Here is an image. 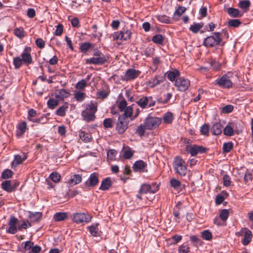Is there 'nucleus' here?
<instances>
[{
  "instance_id": "f03ea898",
  "label": "nucleus",
  "mask_w": 253,
  "mask_h": 253,
  "mask_svg": "<svg viewBox=\"0 0 253 253\" xmlns=\"http://www.w3.org/2000/svg\"><path fill=\"white\" fill-rule=\"evenodd\" d=\"M173 167L175 173L181 176H185L187 173V167L185 162L179 156L175 157Z\"/></svg>"
},
{
  "instance_id": "b1692460",
  "label": "nucleus",
  "mask_w": 253,
  "mask_h": 253,
  "mask_svg": "<svg viewBox=\"0 0 253 253\" xmlns=\"http://www.w3.org/2000/svg\"><path fill=\"white\" fill-rule=\"evenodd\" d=\"M69 108V104L67 102H65L63 105L60 107L55 112L56 115L60 117H64L66 115V111Z\"/></svg>"
},
{
  "instance_id": "f704fd0d",
  "label": "nucleus",
  "mask_w": 253,
  "mask_h": 253,
  "mask_svg": "<svg viewBox=\"0 0 253 253\" xmlns=\"http://www.w3.org/2000/svg\"><path fill=\"white\" fill-rule=\"evenodd\" d=\"M92 46L90 42H84L80 44L79 49L81 52L85 53Z\"/></svg>"
},
{
  "instance_id": "774afa93",
  "label": "nucleus",
  "mask_w": 253,
  "mask_h": 253,
  "mask_svg": "<svg viewBox=\"0 0 253 253\" xmlns=\"http://www.w3.org/2000/svg\"><path fill=\"white\" fill-rule=\"evenodd\" d=\"M210 64L211 68L214 70H218L221 67V64L215 60H211Z\"/></svg>"
},
{
  "instance_id": "6ab92c4d",
  "label": "nucleus",
  "mask_w": 253,
  "mask_h": 253,
  "mask_svg": "<svg viewBox=\"0 0 253 253\" xmlns=\"http://www.w3.org/2000/svg\"><path fill=\"white\" fill-rule=\"evenodd\" d=\"M165 77L163 76H155L149 80V85L151 87H154L161 83H163Z\"/></svg>"
},
{
  "instance_id": "a18cd8bd",
  "label": "nucleus",
  "mask_w": 253,
  "mask_h": 253,
  "mask_svg": "<svg viewBox=\"0 0 253 253\" xmlns=\"http://www.w3.org/2000/svg\"><path fill=\"white\" fill-rule=\"evenodd\" d=\"M251 5V2L249 0L240 1L239 6L243 9H248Z\"/></svg>"
},
{
  "instance_id": "ddd939ff",
  "label": "nucleus",
  "mask_w": 253,
  "mask_h": 253,
  "mask_svg": "<svg viewBox=\"0 0 253 253\" xmlns=\"http://www.w3.org/2000/svg\"><path fill=\"white\" fill-rule=\"evenodd\" d=\"M131 32L128 29H124L122 31L115 32L113 35V38L115 40H121L122 41H126L131 38Z\"/></svg>"
},
{
  "instance_id": "f257e3e1",
  "label": "nucleus",
  "mask_w": 253,
  "mask_h": 253,
  "mask_svg": "<svg viewBox=\"0 0 253 253\" xmlns=\"http://www.w3.org/2000/svg\"><path fill=\"white\" fill-rule=\"evenodd\" d=\"M93 55V57L86 59V64L101 65L109 62V55L103 54L97 49L94 50Z\"/></svg>"
},
{
  "instance_id": "39448f33",
  "label": "nucleus",
  "mask_w": 253,
  "mask_h": 253,
  "mask_svg": "<svg viewBox=\"0 0 253 253\" xmlns=\"http://www.w3.org/2000/svg\"><path fill=\"white\" fill-rule=\"evenodd\" d=\"M129 121L119 116L116 124V129L119 134H123L128 127Z\"/></svg>"
},
{
  "instance_id": "c756f323",
  "label": "nucleus",
  "mask_w": 253,
  "mask_h": 253,
  "mask_svg": "<svg viewBox=\"0 0 253 253\" xmlns=\"http://www.w3.org/2000/svg\"><path fill=\"white\" fill-rule=\"evenodd\" d=\"M186 8L185 7L180 6L178 9L175 10L174 13L173 19L176 21L178 20L179 18L182 15V14L185 12Z\"/></svg>"
},
{
  "instance_id": "680f3d73",
  "label": "nucleus",
  "mask_w": 253,
  "mask_h": 253,
  "mask_svg": "<svg viewBox=\"0 0 253 253\" xmlns=\"http://www.w3.org/2000/svg\"><path fill=\"white\" fill-rule=\"evenodd\" d=\"M86 85L87 84L86 80L83 79L77 83L76 84V87L78 89H84Z\"/></svg>"
},
{
  "instance_id": "c03bdc74",
  "label": "nucleus",
  "mask_w": 253,
  "mask_h": 253,
  "mask_svg": "<svg viewBox=\"0 0 253 253\" xmlns=\"http://www.w3.org/2000/svg\"><path fill=\"white\" fill-rule=\"evenodd\" d=\"M58 101L53 98H50L47 102L48 107L51 109H54L58 105Z\"/></svg>"
},
{
  "instance_id": "7ed1b4c3",
  "label": "nucleus",
  "mask_w": 253,
  "mask_h": 253,
  "mask_svg": "<svg viewBox=\"0 0 253 253\" xmlns=\"http://www.w3.org/2000/svg\"><path fill=\"white\" fill-rule=\"evenodd\" d=\"M214 36H209L205 38L203 45L207 47H212L219 44L222 41L221 34L219 32H214Z\"/></svg>"
},
{
  "instance_id": "4468645a",
  "label": "nucleus",
  "mask_w": 253,
  "mask_h": 253,
  "mask_svg": "<svg viewBox=\"0 0 253 253\" xmlns=\"http://www.w3.org/2000/svg\"><path fill=\"white\" fill-rule=\"evenodd\" d=\"M244 233V238L242 240V243L246 246L251 241L253 235L252 232L247 228H243L241 231L238 233V235H242Z\"/></svg>"
},
{
  "instance_id": "2eb2a0df",
  "label": "nucleus",
  "mask_w": 253,
  "mask_h": 253,
  "mask_svg": "<svg viewBox=\"0 0 253 253\" xmlns=\"http://www.w3.org/2000/svg\"><path fill=\"white\" fill-rule=\"evenodd\" d=\"M18 222L17 218L14 216H11L8 222L9 227L6 229V232L11 234H15L18 230V227H16Z\"/></svg>"
},
{
  "instance_id": "1a4fd4ad",
  "label": "nucleus",
  "mask_w": 253,
  "mask_h": 253,
  "mask_svg": "<svg viewBox=\"0 0 253 253\" xmlns=\"http://www.w3.org/2000/svg\"><path fill=\"white\" fill-rule=\"evenodd\" d=\"M189 80L184 77H179L175 80L174 85L177 89L180 91H184L187 90L190 86Z\"/></svg>"
},
{
  "instance_id": "aec40b11",
  "label": "nucleus",
  "mask_w": 253,
  "mask_h": 253,
  "mask_svg": "<svg viewBox=\"0 0 253 253\" xmlns=\"http://www.w3.org/2000/svg\"><path fill=\"white\" fill-rule=\"evenodd\" d=\"M168 79L171 82H175V80L180 77V73L177 69L168 71L166 74Z\"/></svg>"
},
{
  "instance_id": "c9c22d12",
  "label": "nucleus",
  "mask_w": 253,
  "mask_h": 253,
  "mask_svg": "<svg viewBox=\"0 0 253 253\" xmlns=\"http://www.w3.org/2000/svg\"><path fill=\"white\" fill-rule=\"evenodd\" d=\"M124 113L123 114L120 115L121 117H123L125 119H128L129 118L131 120V118L132 117V108L131 106H128L125 109Z\"/></svg>"
},
{
  "instance_id": "e2e57ef3",
  "label": "nucleus",
  "mask_w": 253,
  "mask_h": 253,
  "mask_svg": "<svg viewBox=\"0 0 253 253\" xmlns=\"http://www.w3.org/2000/svg\"><path fill=\"white\" fill-rule=\"evenodd\" d=\"M190 252V248L187 245L182 244L179 247V253H188Z\"/></svg>"
},
{
  "instance_id": "a211bd4d",
  "label": "nucleus",
  "mask_w": 253,
  "mask_h": 253,
  "mask_svg": "<svg viewBox=\"0 0 253 253\" xmlns=\"http://www.w3.org/2000/svg\"><path fill=\"white\" fill-rule=\"evenodd\" d=\"M223 125L220 123H215L211 128V132L213 135H219L223 130Z\"/></svg>"
},
{
  "instance_id": "f8f14e48",
  "label": "nucleus",
  "mask_w": 253,
  "mask_h": 253,
  "mask_svg": "<svg viewBox=\"0 0 253 253\" xmlns=\"http://www.w3.org/2000/svg\"><path fill=\"white\" fill-rule=\"evenodd\" d=\"M141 73V71L134 69H128L126 71L124 76L122 77V80L124 81L133 80L137 78Z\"/></svg>"
},
{
  "instance_id": "423d86ee",
  "label": "nucleus",
  "mask_w": 253,
  "mask_h": 253,
  "mask_svg": "<svg viewBox=\"0 0 253 253\" xmlns=\"http://www.w3.org/2000/svg\"><path fill=\"white\" fill-rule=\"evenodd\" d=\"M92 219L91 216L85 213H75L73 214V221L76 223L89 222Z\"/></svg>"
},
{
  "instance_id": "bb28decb",
  "label": "nucleus",
  "mask_w": 253,
  "mask_h": 253,
  "mask_svg": "<svg viewBox=\"0 0 253 253\" xmlns=\"http://www.w3.org/2000/svg\"><path fill=\"white\" fill-rule=\"evenodd\" d=\"M82 115L84 120L88 122L94 121L95 118V114L89 112L88 111H83L82 113Z\"/></svg>"
},
{
  "instance_id": "9d476101",
  "label": "nucleus",
  "mask_w": 253,
  "mask_h": 253,
  "mask_svg": "<svg viewBox=\"0 0 253 253\" xmlns=\"http://www.w3.org/2000/svg\"><path fill=\"white\" fill-rule=\"evenodd\" d=\"M99 183L98 174L96 172L92 173L88 179L84 183V188L88 189L96 186Z\"/></svg>"
},
{
  "instance_id": "0eeeda50",
  "label": "nucleus",
  "mask_w": 253,
  "mask_h": 253,
  "mask_svg": "<svg viewBox=\"0 0 253 253\" xmlns=\"http://www.w3.org/2000/svg\"><path fill=\"white\" fill-rule=\"evenodd\" d=\"M159 190V186L156 183L151 184L144 183L139 190V194L155 193Z\"/></svg>"
},
{
  "instance_id": "5701e85b",
  "label": "nucleus",
  "mask_w": 253,
  "mask_h": 253,
  "mask_svg": "<svg viewBox=\"0 0 253 253\" xmlns=\"http://www.w3.org/2000/svg\"><path fill=\"white\" fill-rule=\"evenodd\" d=\"M112 184L111 178L110 177H106L102 181L99 189L101 190H107L111 187Z\"/></svg>"
},
{
  "instance_id": "dca6fc26",
  "label": "nucleus",
  "mask_w": 253,
  "mask_h": 253,
  "mask_svg": "<svg viewBox=\"0 0 253 253\" xmlns=\"http://www.w3.org/2000/svg\"><path fill=\"white\" fill-rule=\"evenodd\" d=\"M31 48L30 47L25 48L23 52L21 53V58L23 63L26 65H29L33 62L32 57L31 54Z\"/></svg>"
},
{
  "instance_id": "c85d7f7f",
  "label": "nucleus",
  "mask_w": 253,
  "mask_h": 253,
  "mask_svg": "<svg viewBox=\"0 0 253 253\" xmlns=\"http://www.w3.org/2000/svg\"><path fill=\"white\" fill-rule=\"evenodd\" d=\"M149 98L147 96H143L137 102V104L142 109L146 108L148 106Z\"/></svg>"
},
{
  "instance_id": "a878e982",
  "label": "nucleus",
  "mask_w": 253,
  "mask_h": 253,
  "mask_svg": "<svg viewBox=\"0 0 253 253\" xmlns=\"http://www.w3.org/2000/svg\"><path fill=\"white\" fill-rule=\"evenodd\" d=\"M70 95L69 92L64 89H60L57 90L56 92L55 97L57 98L60 99H64L65 98H67Z\"/></svg>"
},
{
  "instance_id": "8fccbe9b",
  "label": "nucleus",
  "mask_w": 253,
  "mask_h": 253,
  "mask_svg": "<svg viewBox=\"0 0 253 253\" xmlns=\"http://www.w3.org/2000/svg\"><path fill=\"white\" fill-rule=\"evenodd\" d=\"M103 126L105 128H112L113 126V121L111 118H106L103 121Z\"/></svg>"
},
{
  "instance_id": "20e7f679",
  "label": "nucleus",
  "mask_w": 253,
  "mask_h": 253,
  "mask_svg": "<svg viewBox=\"0 0 253 253\" xmlns=\"http://www.w3.org/2000/svg\"><path fill=\"white\" fill-rule=\"evenodd\" d=\"M162 120L159 117L148 116L144 121L147 130H152L157 127L161 123Z\"/></svg>"
},
{
  "instance_id": "0e129e2a",
  "label": "nucleus",
  "mask_w": 253,
  "mask_h": 253,
  "mask_svg": "<svg viewBox=\"0 0 253 253\" xmlns=\"http://www.w3.org/2000/svg\"><path fill=\"white\" fill-rule=\"evenodd\" d=\"M109 94V91L106 90H102L98 91L97 93V95L99 98L102 99H105L108 97Z\"/></svg>"
},
{
  "instance_id": "ea45409f",
  "label": "nucleus",
  "mask_w": 253,
  "mask_h": 253,
  "mask_svg": "<svg viewBox=\"0 0 253 253\" xmlns=\"http://www.w3.org/2000/svg\"><path fill=\"white\" fill-rule=\"evenodd\" d=\"M98 223L96 224L95 225H91L88 227V229L90 234L94 237H96L98 234Z\"/></svg>"
},
{
  "instance_id": "a19ab883",
  "label": "nucleus",
  "mask_w": 253,
  "mask_h": 253,
  "mask_svg": "<svg viewBox=\"0 0 253 253\" xmlns=\"http://www.w3.org/2000/svg\"><path fill=\"white\" fill-rule=\"evenodd\" d=\"M157 19L160 22L163 23H167L169 24L170 23V18L169 17L165 15H157L156 16Z\"/></svg>"
},
{
  "instance_id": "79ce46f5",
  "label": "nucleus",
  "mask_w": 253,
  "mask_h": 253,
  "mask_svg": "<svg viewBox=\"0 0 253 253\" xmlns=\"http://www.w3.org/2000/svg\"><path fill=\"white\" fill-rule=\"evenodd\" d=\"M23 61L18 56L13 58V65L15 69H19L22 65Z\"/></svg>"
},
{
  "instance_id": "13d9d810",
  "label": "nucleus",
  "mask_w": 253,
  "mask_h": 253,
  "mask_svg": "<svg viewBox=\"0 0 253 253\" xmlns=\"http://www.w3.org/2000/svg\"><path fill=\"white\" fill-rule=\"evenodd\" d=\"M27 159V156L25 155L23 158L19 155H16L14 157L13 163H15L16 165H18L23 163Z\"/></svg>"
},
{
  "instance_id": "473e14b6",
  "label": "nucleus",
  "mask_w": 253,
  "mask_h": 253,
  "mask_svg": "<svg viewBox=\"0 0 253 253\" xmlns=\"http://www.w3.org/2000/svg\"><path fill=\"white\" fill-rule=\"evenodd\" d=\"M227 13L233 17H239L242 16V14L237 8L232 7L228 8L227 9Z\"/></svg>"
},
{
  "instance_id": "4d7b16f0",
  "label": "nucleus",
  "mask_w": 253,
  "mask_h": 253,
  "mask_svg": "<svg viewBox=\"0 0 253 253\" xmlns=\"http://www.w3.org/2000/svg\"><path fill=\"white\" fill-rule=\"evenodd\" d=\"M200 132L202 134L208 136L209 134V125L206 124L203 125L201 127Z\"/></svg>"
},
{
  "instance_id": "6e6d98bb",
  "label": "nucleus",
  "mask_w": 253,
  "mask_h": 253,
  "mask_svg": "<svg viewBox=\"0 0 253 253\" xmlns=\"http://www.w3.org/2000/svg\"><path fill=\"white\" fill-rule=\"evenodd\" d=\"M229 216V211L227 209L222 210L219 213V218L225 221Z\"/></svg>"
},
{
  "instance_id": "5fc2aeb1",
  "label": "nucleus",
  "mask_w": 253,
  "mask_h": 253,
  "mask_svg": "<svg viewBox=\"0 0 253 253\" xmlns=\"http://www.w3.org/2000/svg\"><path fill=\"white\" fill-rule=\"evenodd\" d=\"M42 216V213L38 212L35 213L30 212L29 218L33 221H38Z\"/></svg>"
},
{
  "instance_id": "603ef678",
  "label": "nucleus",
  "mask_w": 253,
  "mask_h": 253,
  "mask_svg": "<svg viewBox=\"0 0 253 253\" xmlns=\"http://www.w3.org/2000/svg\"><path fill=\"white\" fill-rule=\"evenodd\" d=\"M241 24V22L239 19H231L228 22L229 27H238Z\"/></svg>"
},
{
  "instance_id": "4c0bfd02",
  "label": "nucleus",
  "mask_w": 253,
  "mask_h": 253,
  "mask_svg": "<svg viewBox=\"0 0 253 253\" xmlns=\"http://www.w3.org/2000/svg\"><path fill=\"white\" fill-rule=\"evenodd\" d=\"M164 40V38L161 34H157L154 36L152 39L153 42L159 44H163Z\"/></svg>"
},
{
  "instance_id": "bf43d9fd",
  "label": "nucleus",
  "mask_w": 253,
  "mask_h": 253,
  "mask_svg": "<svg viewBox=\"0 0 253 253\" xmlns=\"http://www.w3.org/2000/svg\"><path fill=\"white\" fill-rule=\"evenodd\" d=\"M173 119V115L171 113H167L163 118L164 122L167 124L171 123Z\"/></svg>"
},
{
  "instance_id": "2f4dec72",
  "label": "nucleus",
  "mask_w": 253,
  "mask_h": 253,
  "mask_svg": "<svg viewBox=\"0 0 253 253\" xmlns=\"http://www.w3.org/2000/svg\"><path fill=\"white\" fill-rule=\"evenodd\" d=\"M2 188L8 192H11L14 190V188L11 185L10 180H6L1 183Z\"/></svg>"
},
{
  "instance_id": "de8ad7c7",
  "label": "nucleus",
  "mask_w": 253,
  "mask_h": 253,
  "mask_svg": "<svg viewBox=\"0 0 253 253\" xmlns=\"http://www.w3.org/2000/svg\"><path fill=\"white\" fill-rule=\"evenodd\" d=\"M85 94L82 92H77L74 93V97L76 100L78 102H81L83 101L85 97Z\"/></svg>"
},
{
  "instance_id": "412c9836",
  "label": "nucleus",
  "mask_w": 253,
  "mask_h": 253,
  "mask_svg": "<svg viewBox=\"0 0 253 253\" xmlns=\"http://www.w3.org/2000/svg\"><path fill=\"white\" fill-rule=\"evenodd\" d=\"M82 180V176L80 174H74L71 176L68 182L69 186H73L80 183Z\"/></svg>"
},
{
  "instance_id": "58836bf2",
  "label": "nucleus",
  "mask_w": 253,
  "mask_h": 253,
  "mask_svg": "<svg viewBox=\"0 0 253 253\" xmlns=\"http://www.w3.org/2000/svg\"><path fill=\"white\" fill-rule=\"evenodd\" d=\"M14 34L17 37L22 39L25 36V31L22 27L16 28L14 30Z\"/></svg>"
},
{
  "instance_id": "cd10ccee",
  "label": "nucleus",
  "mask_w": 253,
  "mask_h": 253,
  "mask_svg": "<svg viewBox=\"0 0 253 253\" xmlns=\"http://www.w3.org/2000/svg\"><path fill=\"white\" fill-rule=\"evenodd\" d=\"M80 138L84 142L87 143L91 141L92 138L90 134L85 132L84 131H80L79 133Z\"/></svg>"
},
{
  "instance_id": "49530a36",
  "label": "nucleus",
  "mask_w": 253,
  "mask_h": 253,
  "mask_svg": "<svg viewBox=\"0 0 253 253\" xmlns=\"http://www.w3.org/2000/svg\"><path fill=\"white\" fill-rule=\"evenodd\" d=\"M164 96V99H163L162 97L158 99V102L159 103L164 104L168 102L172 96V94L171 93H168L167 94L165 95Z\"/></svg>"
},
{
  "instance_id": "69168bd1",
  "label": "nucleus",
  "mask_w": 253,
  "mask_h": 253,
  "mask_svg": "<svg viewBox=\"0 0 253 253\" xmlns=\"http://www.w3.org/2000/svg\"><path fill=\"white\" fill-rule=\"evenodd\" d=\"M170 186L172 187H173L174 189H177L179 188L180 186L181 182L179 180L175 179L172 178L170 180Z\"/></svg>"
},
{
  "instance_id": "864d4df0",
  "label": "nucleus",
  "mask_w": 253,
  "mask_h": 253,
  "mask_svg": "<svg viewBox=\"0 0 253 253\" xmlns=\"http://www.w3.org/2000/svg\"><path fill=\"white\" fill-rule=\"evenodd\" d=\"M49 177L52 181L57 183L60 181L61 176L58 173L56 172H53L50 174Z\"/></svg>"
},
{
  "instance_id": "3c124183",
  "label": "nucleus",
  "mask_w": 253,
  "mask_h": 253,
  "mask_svg": "<svg viewBox=\"0 0 253 253\" xmlns=\"http://www.w3.org/2000/svg\"><path fill=\"white\" fill-rule=\"evenodd\" d=\"M13 174V172L9 169H5L1 173V177L3 179H7L11 177Z\"/></svg>"
},
{
  "instance_id": "f3484780",
  "label": "nucleus",
  "mask_w": 253,
  "mask_h": 253,
  "mask_svg": "<svg viewBox=\"0 0 253 253\" xmlns=\"http://www.w3.org/2000/svg\"><path fill=\"white\" fill-rule=\"evenodd\" d=\"M147 165L142 160L136 161L133 166V170L135 172L144 171V169L147 167Z\"/></svg>"
},
{
  "instance_id": "9b49d317",
  "label": "nucleus",
  "mask_w": 253,
  "mask_h": 253,
  "mask_svg": "<svg viewBox=\"0 0 253 253\" xmlns=\"http://www.w3.org/2000/svg\"><path fill=\"white\" fill-rule=\"evenodd\" d=\"M215 83V84H218L222 88H229L232 87L233 85L229 76L227 74L223 75L220 79L216 80Z\"/></svg>"
},
{
  "instance_id": "4be33fe9",
  "label": "nucleus",
  "mask_w": 253,
  "mask_h": 253,
  "mask_svg": "<svg viewBox=\"0 0 253 253\" xmlns=\"http://www.w3.org/2000/svg\"><path fill=\"white\" fill-rule=\"evenodd\" d=\"M234 123L229 122L227 125L223 129V133L225 135L231 136L234 134Z\"/></svg>"
},
{
  "instance_id": "6e6552de",
  "label": "nucleus",
  "mask_w": 253,
  "mask_h": 253,
  "mask_svg": "<svg viewBox=\"0 0 253 253\" xmlns=\"http://www.w3.org/2000/svg\"><path fill=\"white\" fill-rule=\"evenodd\" d=\"M185 150L187 152L190 154L191 156H195L198 153L203 154L207 152L208 149L202 146H198L197 145H187Z\"/></svg>"
},
{
  "instance_id": "7c9ffc66",
  "label": "nucleus",
  "mask_w": 253,
  "mask_h": 253,
  "mask_svg": "<svg viewBox=\"0 0 253 253\" xmlns=\"http://www.w3.org/2000/svg\"><path fill=\"white\" fill-rule=\"evenodd\" d=\"M204 26L203 23H194L191 25L189 30L194 34L197 33Z\"/></svg>"
},
{
  "instance_id": "393cba45",
  "label": "nucleus",
  "mask_w": 253,
  "mask_h": 253,
  "mask_svg": "<svg viewBox=\"0 0 253 253\" xmlns=\"http://www.w3.org/2000/svg\"><path fill=\"white\" fill-rule=\"evenodd\" d=\"M27 129V124L25 122L20 123L17 126V135L18 137L22 136Z\"/></svg>"
},
{
  "instance_id": "72a5a7b5",
  "label": "nucleus",
  "mask_w": 253,
  "mask_h": 253,
  "mask_svg": "<svg viewBox=\"0 0 253 253\" xmlns=\"http://www.w3.org/2000/svg\"><path fill=\"white\" fill-rule=\"evenodd\" d=\"M67 217L68 215L66 212H59L54 214L53 218L55 221H60L64 220Z\"/></svg>"
},
{
  "instance_id": "338daca9",
  "label": "nucleus",
  "mask_w": 253,
  "mask_h": 253,
  "mask_svg": "<svg viewBox=\"0 0 253 253\" xmlns=\"http://www.w3.org/2000/svg\"><path fill=\"white\" fill-rule=\"evenodd\" d=\"M85 111H88L89 112L95 114V113L97 111V107L94 104L91 102L87 106Z\"/></svg>"
},
{
  "instance_id": "09e8293b",
  "label": "nucleus",
  "mask_w": 253,
  "mask_h": 253,
  "mask_svg": "<svg viewBox=\"0 0 253 253\" xmlns=\"http://www.w3.org/2000/svg\"><path fill=\"white\" fill-rule=\"evenodd\" d=\"M201 236L205 240H210L212 239V233L208 230H205L201 233Z\"/></svg>"
},
{
  "instance_id": "e433bc0d",
  "label": "nucleus",
  "mask_w": 253,
  "mask_h": 253,
  "mask_svg": "<svg viewBox=\"0 0 253 253\" xmlns=\"http://www.w3.org/2000/svg\"><path fill=\"white\" fill-rule=\"evenodd\" d=\"M233 148V143L232 142L224 143L223 145V153H228Z\"/></svg>"
},
{
  "instance_id": "052dcab7",
  "label": "nucleus",
  "mask_w": 253,
  "mask_h": 253,
  "mask_svg": "<svg viewBox=\"0 0 253 253\" xmlns=\"http://www.w3.org/2000/svg\"><path fill=\"white\" fill-rule=\"evenodd\" d=\"M117 154V151L114 149L110 150L107 152V157L108 158L111 160L113 161L115 159V157Z\"/></svg>"
},
{
  "instance_id": "37998d69",
  "label": "nucleus",
  "mask_w": 253,
  "mask_h": 253,
  "mask_svg": "<svg viewBox=\"0 0 253 253\" xmlns=\"http://www.w3.org/2000/svg\"><path fill=\"white\" fill-rule=\"evenodd\" d=\"M146 129H147V128L145 127V124L143 123L137 127L136 133L139 136H142L144 135Z\"/></svg>"
}]
</instances>
